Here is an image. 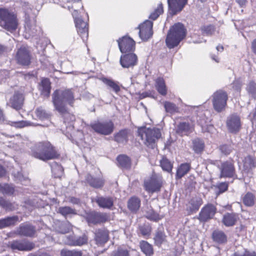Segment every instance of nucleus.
<instances>
[{"mask_svg":"<svg viewBox=\"0 0 256 256\" xmlns=\"http://www.w3.org/2000/svg\"><path fill=\"white\" fill-rule=\"evenodd\" d=\"M30 155L36 158L46 161L58 156L55 148L48 141L37 142L30 148Z\"/></svg>","mask_w":256,"mask_h":256,"instance_id":"1","label":"nucleus"},{"mask_svg":"<svg viewBox=\"0 0 256 256\" xmlns=\"http://www.w3.org/2000/svg\"><path fill=\"white\" fill-rule=\"evenodd\" d=\"M52 98L56 110L61 114H66L67 106H72L74 101V94L70 90H56L52 95Z\"/></svg>","mask_w":256,"mask_h":256,"instance_id":"2","label":"nucleus"},{"mask_svg":"<svg viewBox=\"0 0 256 256\" xmlns=\"http://www.w3.org/2000/svg\"><path fill=\"white\" fill-rule=\"evenodd\" d=\"M186 36V29L184 24L177 23L172 26L168 30L166 39V43L170 49L177 46Z\"/></svg>","mask_w":256,"mask_h":256,"instance_id":"3","label":"nucleus"},{"mask_svg":"<svg viewBox=\"0 0 256 256\" xmlns=\"http://www.w3.org/2000/svg\"><path fill=\"white\" fill-rule=\"evenodd\" d=\"M18 20L16 14L12 10L0 8V26L11 32L18 26Z\"/></svg>","mask_w":256,"mask_h":256,"instance_id":"4","label":"nucleus"},{"mask_svg":"<svg viewBox=\"0 0 256 256\" xmlns=\"http://www.w3.org/2000/svg\"><path fill=\"white\" fill-rule=\"evenodd\" d=\"M138 136L148 147L154 148L157 140L161 137L160 130L158 128L141 127L138 129Z\"/></svg>","mask_w":256,"mask_h":256,"instance_id":"5","label":"nucleus"},{"mask_svg":"<svg viewBox=\"0 0 256 256\" xmlns=\"http://www.w3.org/2000/svg\"><path fill=\"white\" fill-rule=\"evenodd\" d=\"M31 8L25 9L26 24L25 25V37L29 38L30 36L34 37L40 36L42 33L41 28L35 24L34 16H31Z\"/></svg>","mask_w":256,"mask_h":256,"instance_id":"6","label":"nucleus"},{"mask_svg":"<svg viewBox=\"0 0 256 256\" xmlns=\"http://www.w3.org/2000/svg\"><path fill=\"white\" fill-rule=\"evenodd\" d=\"M90 126L96 133L104 136L111 134L114 130V124L111 120L95 122L91 123Z\"/></svg>","mask_w":256,"mask_h":256,"instance_id":"7","label":"nucleus"},{"mask_svg":"<svg viewBox=\"0 0 256 256\" xmlns=\"http://www.w3.org/2000/svg\"><path fill=\"white\" fill-rule=\"evenodd\" d=\"M228 100L227 94L222 90L215 92L212 95V104L216 111L218 112H222L226 105Z\"/></svg>","mask_w":256,"mask_h":256,"instance_id":"8","label":"nucleus"},{"mask_svg":"<svg viewBox=\"0 0 256 256\" xmlns=\"http://www.w3.org/2000/svg\"><path fill=\"white\" fill-rule=\"evenodd\" d=\"M16 62L22 66H28L30 64L31 56L28 48L24 46L18 49L15 56Z\"/></svg>","mask_w":256,"mask_h":256,"instance_id":"9","label":"nucleus"},{"mask_svg":"<svg viewBox=\"0 0 256 256\" xmlns=\"http://www.w3.org/2000/svg\"><path fill=\"white\" fill-rule=\"evenodd\" d=\"M162 182V178L154 174L144 180V186L146 191L152 193L160 191Z\"/></svg>","mask_w":256,"mask_h":256,"instance_id":"10","label":"nucleus"},{"mask_svg":"<svg viewBox=\"0 0 256 256\" xmlns=\"http://www.w3.org/2000/svg\"><path fill=\"white\" fill-rule=\"evenodd\" d=\"M77 12L74 10L72 13V16L74 18L78 34L80 36L83 41H85L88 38V24L86 22L84 21L81 18H76L75 15Z\"/></svg>","mask_w":256,"mask_h":256,"instance_id":"11","label":"nucleus"},{"mask_svg":"<svg viewBox=\"0 0 256 256\" xmlns=\"http://www.w3.org/2000/svg\"><path fill=\"white\" fill-rule=\"evenodd\" d=\"M118 42L122 53L132 52L135 50V42L130 37L124 36L120 38Z\"/></svg>","mask_w":256,"mask_h":256,"instance_id":"12","label":"nucleus"},{"mask_svg":"<svg viewBox=\"0 0 256 256\" xmlns=\"http://www.w3.org/2000/svg\"><path fill=\"white\" fill-rule=\"evenodd\" d=\"M153 23L152 22L146 20L139 26V36L143 40H147L153 34Z\"/></svg>","mask_w":256,"mask_h":256,"instance_id":"13","label":"nucleus"},{"mask_svg":"<svg viewBox=\"0 0 256 256\" xmlns=\"http://www.w3.org/2000/svg\"><path fill=\"white\" fill-rule=\"evenodd\" d=\"M226 126L230 132L232 133H236L241 128V122L240 116L233 114L230 115L226 120Z\"/></svg>","mask_w":256,"mask_h":256,"instance_id":"14","label":"nucleus"},{"mask_svg":"<svg viewBox=\"0 0 256 256\" xmlns=\"http://www.w3.org/2000/svg\"><path fill=\"white\" fill-rule=\"evenodd\" d=\"M64 238V243L70 246H82L87 244L88 241V238L84 234L81 236L70 235Z\"/></svg>","mask_w":256,"mask_h":256,"instance_id":"15","label":"nucleus"},{"mask_svg":"<svg viewBox=\"0 0 256 256\" xmlns=\"http://www.w3.org/2000/svg\"><path fill=\"white\" fill-rule=\"evenodd\" d=\"M120 62L124 68H132L138 63V57L133 52L123 54L120 56Z\"/></svg>","mask_w":256,"mask_h":256,"instance_id":"16","label":"nucleus"},{"mask_svg":"<svg viewBox=\"0 0 256 256\" xmlns=\"http://www.w3.org/2000/svg\"><path fill=\"white\" fill-rule=\"evenodd\" d=\"M220 170V178H232L235 175V168L232 161H226L222 163Z\"/></svg>","mask_w":256,"mask_h":256,"instance_id":"17","label":"nucleus"},{"mask_svg":"<svg viewBox=\"0 0 256 256\" xmlns=\"http://www.w3.org/2000/svg\"><path fill=\"white\" fill-rule=\"evenodd\" d=\"M86 220L88 224L103 223L106 220V216L102 213L92 212L87 214Z\"/></svg>","mask_w":256,"mask_h":256,"instance_id":"18","label":"nucleus"},{"mask_svg":"<svg viewBox=\"0 0 256 256\" xmlns=\"http://www.w3.org/2000/svg\"><path fill=\"white\" fill-rule=\"evenodd\" d=\"M216 211L214 206L212 204H208L203 208L199 214V219L200 221L206 222L211 219L214 216Z\"/></svg>","mask_w":256,"mask_h":256,"instance_id":"19","label":"nucleus"},{"mask_svg":"<svg viewBox=\"0 0 256 256\" xmlns=\"http://www.w3.org/2000/svg\"><path fill=\"white\" fill-rule=\"evenodd\" d=\"M188 0H168L170 12L174 15L182 11Z\"/></svg>","mask_w":256,"mask_h":256,"instance_id":"20","label":"nucleus"},{"mask_svg":"<svg viewBox=\"0 0 256 256\" xmlns=\"http://www.w3.org/2000/svg\"><path fill=\"white\" fill-rule=\"evenodd\" d=\"M10 246L13 250H30L34 247V244L30 242L16 240L10 244Z\"/></svg>","mask_w":256,"mask_h":256,"instance_id":"21","label":"nucleus"},{"mask_svg":"<svg viewBox=\"0 0 256 256\" xmlns=\"http://www.w3.org/2000/svg\"><path fill=\"white\" fill-rule=\"evenodd\" d=\"M95 201L100 208L111 209L114 206V200L110 196H98L95 198Z\"/></svg>","mask_w":256,"mask_h":256,"instance_id":"22","label":"nucleus"},{"mask_svg":"<svg viewBox=\"0 0 256 256\" xmlns=\"http://www.w3.org/2000/svg\"><path fill=\"white\" fill-rule=\"evenodd\" d=\"M192 127L188 122H180L176 128L177 134L180 136H188L192 132Z\"/></svg>","mask_w":256,"mask_h":256,"instance_id":"23","label":"nucleus"},{"mask_svg":"<svg viewBox=\"0 0 256 256\" xmlns=\"http://www.w3.org/2000/svg\"><path fill=\"white\" fill-rule=\"evenodd\" d=\"M238 219V214L236 213L226 212L223 216L222 222L226 226H234Z\"/></svg>","mask_w":256,"mask_h":256,"instance_id":"24","label":"nucleus"},{"mask_svg":"<svg viewBox=\"0 0 256 256\" xmlns=\"http://www.w3.org/2000/svg\"><path fill=\"white\" fill-rule=\"evenodd\" d=\"M18 231L20 235L30 237L34 234L36 228L34 226L26 224L20 225Z\"/></svg>","mask_w":256,"mask_h":256,"instance_id":"25","label":"nucleus"},{"mask_svg":"<svg viewBox=\"0 0 256 256\" xmlns=\"http://www.w3.org/2000/svg\"><path fill=\"white\" fill-rule=\"evenodd\" d=\"M50 82L49 79L44 78L39 84V90L41 94L45 97H48L50 92Z\"/></svg>","mask_w":256,"mask_h":256,"instance_id":"26","label":"nucleus"},{"mask_svg":"<svg viewBox=\"0 0 256 256\" xmlns=\"http://www.w3.org/2000/svg\"><path fill=\"white\" fill-rule=\"evenodd\" d=\"M86 180L87 182L92 188H102L104 185V180L100 178H94L90 174H88Z\"/></svg>","mask_w":256,"mask_h":256,"instance_id":"27","label":"nucleus"},{"mask_svg":"<svg viewBox=\"0 0 256 256\" xmlns=\"http://www.w3.org/2000/svg\"><path fill=\"white\" fill-rule=\"evenodd\" d=\"M108 238V231L104 229H99L95 234V240L98 244L106 243Z\"/></svg>","mask_w":256,"mask_h":256,"instance_id":"28","label":"nucleus"},{"mask_svg":"<svg viewBox=\"0 0 256 256\" xmlns=\"http://www.w3.org/2000/svg\"><path fill=\"white\" fill-rule=\"evenodd\" d=\"M24 101L23 95L21 94L16 92L10 100V104L12 106L16 109L21 108Z\"/></svg>","mask_w":256,"mask_h":256,"instance_id":"29","label":"nucleus"},{"mask_svg":"<svg viewBox=\"0 0 256 256\" xmlns=\"http://www.w3.org/2000/svg\"><path fill=\"white\" fill-rule=\"evenodd\" d=\"M19 221V218L17 216H8L4 218L0 219V229L15 225Z\"/></svg>","mask_w":256,"mask_h":256,"instance_id":"30","label":"nucleus"},{"mask_svg":"<svg viewBox=\"0 0 256 256\" xmlns=\"http://www.w3.org/2000/svg\"><path fill=\"white\" fill-rule=\"evenodd\" d=\"M212 239L218 244H224L227 242V236L222 230H215L212 234Z\"/></svg>","mask_w":256,"mask_h":256,"instance_id":"31","label":"nucleus"},{"mask_svg":"<svg viewBox=\"0 0 256 256\" xmlns=\"http://www.w3.org/2000/svg\"><path fill=\"white\" fill-rule=\"evenodd\" d=\"M128 130H120L114 135V140L119 144H126L128 141Z\"/></svg>","mask_w":256,"mask_h":256,"instance_id":"32","label":"nucleus"},{"mask_svg":"<svg viewBox=\"0 0 256 256\" xmlns=\"http://www.w3.org/2000/svg\"><path fill=\"white\" fill-rule=\"evenodd\" d=\"M190 168L191 166L190 164H182L177 169L176 174V178H182L183 176H184L186 174L188 173V172L190 170Z\"/></svg>","mask_w":256,"mask_h":256,"instance_id":"33","label":"nucleus"},{"mask_svg":"<svg viewBox=\"0 0 256 256\" xmlns=\"http://www.w3.org/2000/svg\"><path fill=\"white\" fill-rule=\"evenodd\" d=\"M242 203L244 206L248 207H252L254 206L256 202L255 195L250 192H248L242 198Z\"/></svg>","mask_w":256,"mask_h":256,"instance_id":"34","label":"nucleus"},{"mask_svg":"<svg viewBox=\"0 0 256 256\" xmlns=\"http://www.w3.org/2000/svg\"><path fill=\"white\" fill-rule=\"evenodd\" d=\"M202 204V200L200 198H193L190 200L187 207L188 210L190 212H196Z\"/></svg>","mask_w":256,"mask_h":256,"instance_id":"35","label":"nucleus"},{"mask_svg":"<svg viewBox=\"0 0 256 256\" xmlns=\"http://www.w3.org/2000/svg\"><path fill=\"white\" fill-rule=\"evenodd\" d=\"M100 80L107 86L112 89L116 93H118L120 91V88L118 86V82L107 78H102Z\"/></svg>","mask_w":256,"mask_h":256,"instance_id":"36","label":"nucleus"},{"mask_svg":"<svg viewBox=\"0 0 256 256\" xmlns=\"http://www.w3.org/2000/svg\"><path fill=\"white\" fill-rule=\"evenodd\" d=\"M35 114L36 117L42 120H48L51 117V114L40 106L36 108Z\"/></svg>","mask_w":256,"mask_h":256,"instance_id":"37","label":"nucleus"},{"mask_svg":"<svg viewBox=\"0 0 256 256\" xmlns=\"http://www.w3.org/2000/svg\"><path fill=\"white\" fill-rule=\"evenodd\" d=\"M117 161L120 166L128 169L130 168L131 162L130 158L126 155H120L117 158Z\"/></svg>","mask_w":256,"mask_h":256,"instance_id":"38","label":"nucleus"},{"mask_svg":"<svg viewBox=\"0 0 256 256\" xmlns=\"http://www.w3.org/2000/svg\"><path fill=\"white\" fill-rule=\"evenodd\" d=\"M140 206V200L136 197H132L128 201V206L132 212H136Z\"/></svg>","mask_w":256,"mask_h":256,"instance_id":"39","label":"nucleus"},{"mask_svg":"<svg viewBox=\"0 0 256 256\" xmlns=\"http://www.w3.org/2000/svg\"><path fill=\"white\" fill-rule=\"evenodd\" d=\"M0 206L8 211H12L18 208V205L14 202H11L3 197H0Z\"/></svg>","mask_w":256,"mask_h":256,"instance_id":"40","label":"nucleus"},{"mask_svg":"<svg viewBox=\"0 0 256 256\" xmlns=\"http://www.w3.org/2000/svg\"><path fill=\"white\" fill-rule=\"evenodd\" d=\"M244 162V168L245 171L248 172L256 166V162L252 157L250 156H246Z\"/></svg>","mask_w":256,"mask_h":256,"instance_id":"41","label":"nucleus"},{"mask_svg":"<svg viewBox=\"0 0 256 256\" xmlns=\"http://www.w3.org/2000/svg\"><path fill=\"white\" fill-rule=\"evenodd\" d=\"M156 88L158 92L162 96H165L167 93V90L164 80L159 78L156 80Z\"/></svg>","mask_w":256,"mask_h":256,"instance_id":"42","label":"nucleus"},{"mask_svg":"<svg viewBox=\"0 0 256 256\" xmlns=\"http://www.w3.org/2000/svg\"><path fill=\"white\" fill-rule=\"evenodd\" d=\"M160 166L162 170L168 172H170L172 170L173 164L172 162L163 156L160 160Z\"/></svg>","mask_w":256,"mask_h":256,"instance_id":"43","label":"nucleus"},{"mask_svg":"<svg viewBox=\"0 0 256 256\" xmlns=\"http://www.w3.org/2000/svg\"><path fill=\"white\" fill-rule=\"evenodd\" d=\"M140 247L142 251L146 256H151L153 254L152 246L146 241H142L140 242Z\"/></svg>","mask_w":256,"mask_h":256,"instance_id":"44","label":"nucleus"},{"mask_svg":"<svg viewBox=\"0 0 256 256\" xmlns=\"http://www.w3.org/2000/svg\"><path fill=\"white\" fill-rule=\"evenodd\" d=\"M193 150L196 153H200L204 148V142L200 138H196L192 140Z\"/></svg>","mask_w":256,"mask_h":256,"instance_id":"45","label":"nucleus"},{"mask_svg":"<svg viewBox=\"0 0 256 256\" xmlns=\"http://www.w3.org/2000/svg\"><path fill=\"white\" fill-rule=\"evenodd\" d=\"M165 110L166 112L173 114L178 112V108L174 104L170 102H165L164 104Z\"/></svg>","mask_w":256,"mask_h":256,"instance_id":"46","label":"nucleus"},{"mask_svg":"<svg viewBox=\"0 0 256 256\" xmlns=\"http://www.w3.org/2000/svg\"><path fill=\"white\" fill-rule=\"evenodd\" d=\"M60 255L61 256H82V252L76 250H69L64 248L61 250Z\"/></svg>","mask_w":256,"mask_h":256,"instance_id":"47","label":"nucleus"},{"mask_svg":"<svg viewBox=\"0 0 256 256\" xmlns=\"http://www.w3.org/2000/svg\"><path fill=\"white\" fill-rule=\"evenodd\" d=\"M112 256H130L129 250L124 246H119L113 251Z\"/></svg>","mask_w":256,"mask_h":256,"instance_id":"48","label":"nucleus"},{"mask_svg":"<svg viewBox=\"0 0 256 256\" xmlns=\"http://www.w3.org/2000/svg\"><path fill=\"white\" fill-rule=\"evenodd\" d=\"M14 175L15 180L18 182H20L24 185H27L30 183L29 179L26 176H24L22 172H17L14 173Z\"/></svg>","mask_w":256,"mask_h":256,"instance_id":"49","label":"nucleus"},{"mask_svg":"<svg viewBox=\"0 0 256 256\" xmlns=\"http://www.w3.org/2000/svg\"><path fill=\"white\" fill-rule=\"evenodd\" d=\"M58 212L62 215L66 216L70 214H76V210L69 206H62L59 208Z\"/></svg>","mask_w":256,"mask_h":256,"instance_id":"50","label":"nucleus"},{"mask_svg":"<svg viewBox=\"0 0 256 256\" xmlns=\"http://www.w3.org/2000/svg\"><path fill=\"white\" fill-rule=\"evenodd\" d=\"M11 126L16 128H23L28 126H34V124L28 120H20L16 122H12Z\"/></svg>","mask_w":256,"mask_h":256,"instance_id":"51","label":"nucleus"},{"mask_svg":"<svg viewBox=\"0 0 256 256\" xmlns=\"http://www.w3.org/2000/svg\"><path fill=\"white\" fill-rule=\"evenodd\" d=\"M246 90L252 97H256V83L254 81L249 82L246 85Z\"/></svg>","mask_w":256,"mask_h":256,"instance_id":"52","label":"nucleus"},{"mask_svg":"<svg viewBox=\"0 0 256 256\" xmlns=\"http://www.w3.org/2000/svg\"><path fill=\"white\" fill-rule=\"evenodd\" d=\"M166 237V236L163 232L158 230L154 238L156 244L157 246H160L165 240Z\"/></svg>","mask_w":256,"mask_h":256,"instance_id":"53","label":"nucleus"},{"mask_svg":"<svg viewBox=\"0 0 256 256\" xmlns=\"http://www.w3.org/2000/svg\"><path fill=\"white\" fill-rule=\"evenodd\" d=\"M163 7L162 4H160L157 8L150 16L149 18L156 20L159 16L163 12Z\"/></svg>","mask_w":256,"mask_h":256,"instance_id":"54","label":"nucleus"},{"mask_svg":"<svg viewBox=\"0 0 256 256\" xmlns=\"http://www.w3.org/2000/svg\"><path fill=\"white\" fill-rule=\"evenodd\" d=\"M71 226L68 223H62L56 229V232L58 233L64 234L70 232Z\"/></svg>","mask_w":256,"mask_h":256,"instance_id":"55","label":"nucleus"},{"mask_svg":"<svg viewBox=\"0 0 256 256\" xmlns=\"http://www.w3.org/2000/svg\"><path fill=\"white\" fill-rule=\"evenodd\" d=\"M141 234L144 236H148L150 234L151 228L148 224H144L140 226Z\"/></svg>","mask_w":256,"mask_h":256,"instance_id":"56","label":"nucleus"},{"mask_svg":"<svg viewBox=\"0 0 256 256\" xmlns=\"http://www.w3.org/2000/svg\"><path fill=\"white\" fill-rule=\"evenodd\" d=\"M2 193L7 194H12L14 192V188L8 184H4L0 188Z\"/></svg>","mask_w":256,"mask_h":256,"instance_id":"57","label":"nucleus"},{"mask_svg":"<svg viewBox=\"0 0 256 256\" xmlns=\"http://www.w3.org/2000/svg\"><path fill=\"white\" fill-rule=\"evenodd\" d=\"M220 150L222 153L228 155L232 152L233 148L230 145L224 144L220 147Z\"/></svg>","mask_w":256,"mask_h":256,"instance_id":"58","label":"nucleus"},{"mask_svg":"<svg viewBox=\"0 0 256 256\" xmlns=\"http://www.w3.org/2000/svg\"><path fill=\"white\" fill-rule=\"evenodd\" d=\"M202 30L203 31V33L208 35L210 36L212 35L214 31V27L212 25H209L208 26H204L202 28Z\"/></svg>","mask_w":256,"mask_h":256,"instance_id":"59","label":"nucleus"},{"mask_svg":"<svg viewBox=\"0 0 256 256\" xmlns=\"http://www.w3.org/2000/svg\"><path fill=\"white\" fill-rule=\"evenodd\" d=\"M232 85L234 90L238 92H240L242 86V83L240 80H234Z\"/></svg>","mask_w":256,"mask_h":256,"instance_id":"60","label":"nucleus"},{"mask_svg":"<svg viewBox=\"0 0 256 256\" xmlns=\"http://www.w3.org/2000/svg\"><path fill=\"white\" fill-rule=\"evenodd\" d=\"M228 185L226 182H222L218 186L220 192V193H222L226 191L228 189Z\"/></svg>","mask_w":256,"mask_h":256,"instance_id":"61","label":"nucleus"},{"mask_svg":"<svg viewBox=\"0 0 256 256\" xmlns=\"http://www.w3.org/2000/svg\"><path fill=\"white\" fill-rule=\"evenodd\" d=\"M232 256H256V252H248L245 253L244 254H240L238 252H235Z\"/></svg>","mask_w":256,"mask_h":256,"instance_id":"62","label":"nucleus"},{"mask_svg":"<svg viewBox=\"0 0 256 256\" xmlns=\"http://www.w3.org/2000/svg\"><path fill=\"white\" fill-rule=\"evenodd\" d=\"M147 218L150 220L155 221H157L160 219L159 215L154 212H152V214L148 215Z\"/></svg>","mask_w":256,"mask_h":256,"instance_id":"63","label":"nucleus"},{"mask_svg":"<svg viewBox=\"0 0 256 256\" xmlns=\"http://www.w3.org/2000/svg\"><path fill=\"white\" fill-rule=\"evenodd\" d=\"M250 116L251 117L252 122L256 120V107L254 109L253 112L250 113Z\"/></svg>","mask_w":256,"mask_h":256,"instance_id":"64","label":"nucleus"}]
</instances>
